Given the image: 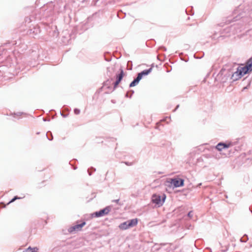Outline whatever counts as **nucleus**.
<instances>
[{"mask_svg":"<svg viewBox=\"0 0 252 252\" xmlns=\"http://www.w3.org/2000/svg\"><path fill=\"white\" fill-rule=\"evenodd\" d=\"M252 70V58L249 59L246 65L241 64L238 66L237 70L232 75L234 80L242 78L244 75Z\"/></svg>","mask_w":252,"mask_h":252,"instance_id":"1","label":"nucleus"},{"mask_svg":"<svg viewBox=\"0 0 252 252\" xmlns=\"http://www.w3.org/2000/svg\"><path fill=\"white\" fill-rule=\"evenodd\" d=\"M152 68H149L148 70H145L141 72L138 74V75L136 79H135L130 84V87H132L137 85L139 81L142 79L143 75H147L152 71Z\"/></svg>","mask_w":252,"mask_h":252,"instance_id":"2","label":"nucleus"},{"mask_svg":"<svg viewBox=\"0 0 252 252\" xmlns=\"http://www.w3.org/2000/svg\"><path fill=\"white\" fill-rule=\"evenodd\" d=\"M166 198V195L163 194L162 196L157 194H154L152 197V202L156 205L160 207L162 205Z\"/></svg>","mask_w":252,"mask_h":252,"instance_id":"3","label":"nucleus"},{"mask_svg":"<svg viewBox=\"0 0 252 252\" xmlns=\"http://www.w3.org/2000/svg\"><path fill=\"white\" fill-rule=\"evenodd\" d=\"M120 72L118 74L116 75V80L114 83V87L113 89H111V91L114 90L118 86L121 80H122L124 76V72L122 69H120Z\"/></svg>","mask_w":252,"mask_h":252,"instance_id":"4","label":"nucleus"},{"mask_svg":"<svg viewBox=\"0 0 252 252\" xmlns=\"http://www.w3.org/2000/svg\"><path fill=\"white\" fill-rule=\"evenodd\" d=\"M120 72L118 74L116 75V80L114 83V87L113 89H111V91L114 90L118 86L121 80H122L124 76V72L122 69H120Z\"/></svg>","mask_w":252,"mask_h":252,"instance_id":"5","label":"nucleus"},{"mask_svg":"<svg viewBox=\"0 0 252 252\" xmlns=\"http://www.w3.org/2000/svg\"><path fill=\"white\" fill-rule=\"evenodd\" d=\"M170 183L173 185L175 187H182L184 185V181L183 179L179 178H174L170 180Z\"/></svg>","mask_w":252,"mask_h":252,"instance_id":"6","label":"nucleus"},{"mask_svg":"<svg viewBox=\"0 0 252 252\" xmlns=\"http://www.w3.org/2000/svg\"><path fill=\"white\" fill-rule=\"evenodd\" d=\"M86 224V222L83 221L81 224H76L74 226H71L68 229V231L70 233H73L74 232H77L81 231L82 229V227L85 226Z\"/></svg>","mask_w":252,"mask_h":252,"instance_id":"7","label":"nucleus"},{"mask_svg":"<svg viewBox=\"0 0 252 252\" xmlns=\"http://www.w3.org/2000/svg\"><path fill=\"white\" fill-rule=\"evenodd\" d=\"M111 208L110 207H107L103 209H102L98 212L94 213L95 217H100L108 214L110 212Z\"/></svg>","mask_w":252,"mask_h":252,"instance_id":"8","label":"nucleus"},{"mask_svg":"<svg viewBox=\"0 0 252 252\" xmlns=\"http://www.w3.org/2000/svg\"><path fill=\"white\" fill-rule=\"evenodd\" d=\"M232 145V144L231 143H224L222 142H220L217 144L216 146V149L219 151H221L224 149L228 148Z\"/></svg>","mask_w":252,"mask_h":252,"instance_id":"9","label":"nucleus"},{"mask_svg":"<svg viewBox=\"0 0 252 252\" xmlns=\"http://www.w3.org/2000/svg\"><path fill=\"white\" fill-rule=\"evenodd\" d=\"M128 225L129 226V227H132L134 226H136L137 224L138 223V219H134L132 220H128Z\"/></svg>","mask_w":252,"mask_h":252,"instance_id":"10","label":"nucleus"},{"mask_svg":"<svg viewBox=\"0 0 252 252\" xmlns=\"http://www.w3.org/2000/svg\"><path fill=\"white\" fill-rule=\"evenodd\" d=\"M128 221H127L124 222L120 224V225L119 226V227L120 229L121 230H126V229H127L130 228L129 226H128Z\"/></svg>","mask_w":252,"mask_h":252,"instance_id":"11","label":"nucleus"},{"mask_svg":"<svg viewBox=\"0 0 252 252\" xmlns=\"http://www.w3.org/2000/svg\"><path fill=\"white\" fill-rule=\"evenodd\" d=\"M38 249L36 247L31 248V247H29L26 250V252H38Z\"/></svg>","mask_w":252,"mask_h":252,"instance_id":"12","label":"nucleus"},{"mask_svg":"<svg viewBox=\"0 0 252 252\" xmlns=\"http://www.w3.org/2000/svg\"><path fill=\"white\" fill-rule=\"evenodd\" d=\"M21 198L20 197H19L18 196H15L11 201H10L7 204H9L10 203L14 202L15 200H16V199H20Z\"/></svg>","mask_w":252,"mask_h":252,"instance_id":"13","label":"nucleus"},{"mask_svg":"<svg viewBox=\"0 0 252 252\" xmlns=\"http://www.w3.org/2000/svg\"><path fill=\"white\" fill-rule=\"evenodd\" d=\"M74 113L75 114L78 115L80 113V110L79 109H74Z\"/></svg>","mask_w":252,"mask_h":252,"instance_id":"14","label":"nucleus"},{"mask_svg":"<svg viewBox=\"0 0 252 252\" xmlns=\"http://www.w3.org/2000/svg\"><path fill=\"white\" fill-rule=\"evenodd\" d=\"M192 216H193V214H192V211H190V212L188 213V216H189L190 218H191L192 217Z\"/></svg>","mask_w":252,"mask_h":252,"instance_id":"15","label":"nucleus"},{"mask_svg":"<svg viewBox=\"0 0 252 252\" xmlns=\"http://www.w3.org/2000/svg\"><path fill=\"white\" fill-rule=\"evenodd\" d=\"M108 83H110L109 80H107V81H106V82L104 84L103 87H105V86H108L109 85Z\"/></svg>","mask_w":252,"mask_h":252,"instance_id":"16","label":"nucleus"}]
</instances>
